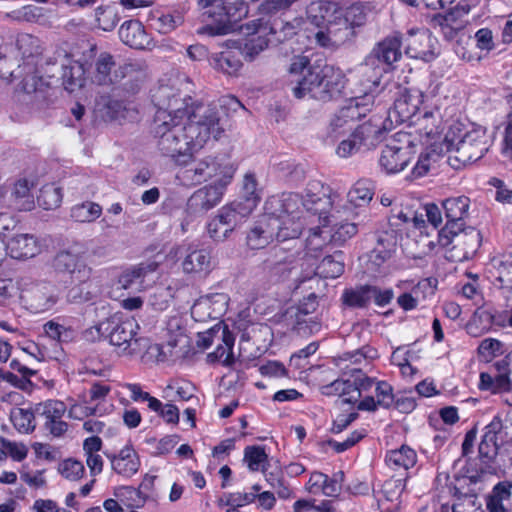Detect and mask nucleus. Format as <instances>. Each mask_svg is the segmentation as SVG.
Listing matches in <instances>:
<instances>
[{"label":"nucleus","instance_id":"1","mask_svg":"<svg viewBox=\"0 0 512 512\" xmlns=\"http://www.w3.org/2000/svg\"><path fill=\"white\" fill-rule=\"evenodd\" d=\"M218 120L213 108L202 105H195L186 117L165 112L155 114L152 132L158 151L178 165H187L211 136L219 138Z\"/></svg>","mask_w":512,"mask_h":512},{"label":"nucleus","instance_id":"2","mask_svg":"<svg viewBox=\"0 0 512 512\" xmlns=\"http://www.w3.org/2000/svg\"><path fill=\"white\" fill-rule=\"evenodd\" d=\"M291 74H301L292 88L293 95L302 99L306 95L321 102H328L341 96L345 87V77L332 66H311L306 56H295L289 67Z\"/></svg>","mask_w":512,"mask_h":512},{"label":"nucleus","instance_id":"3","mask_svg":"<svg viewBox=\"0 0 512 512\" xmlns=\"http://www.w3.org/2000/svg\"><path fill=\"white\" fill-rule=\"evenodd\" d=\"M491 145L490 136L482 126L467 130L464 124L453 122L445 133L441 152H454L459 164H470L481 159Z\"/></svg>","mask_w":512,"mask_h":512},{"label":"nucleus","instance_id":"4","mask_svg":"<svg viewBox=\"0 0 512 512\" xmlns=\"http://www.w3.org/2000/svg\"><path fill=\"white\" fill-rule=\"evenodd\" d=\"M401 45L400 36L387 37L379 42L365 58L361 70L364 76L363 85L368 92L375 95L384 91V88L379 89L383 73L387 72L393 63L401 58Z\"/></svg>","mask_w":512,"mask_h":512},{"label":"nucleus","instance_id":"5","mask_svg":"<svg viewBox=\"0 0 512 512\" xmlns=\"http://www.w3.org/2000/svg\"><path fill=\"white\" fill-rule=\"evenodd\" d=\"M364 22L365 14L359 6H351L345 14L336 8L324 29L314 32V39L321 47H338L351 40L355 35L354 28Z\"/></svg>","mask_w":512,"mask_h":512},{"label":"nucleus","instance_id":"6","mask_svg":"<svg viewBox=\"0 0 512 512\" xmlns=\"http://www.w3.org/2000/svg\"><path fill=\"white\" fill-rule=\"evenodd\" d=\"M375 95L372 92L364 91L361 96H355L346 101L329 120L325 129L324 140L334 144L350 132L356 121L362 119L370 111L374 103Z\"/></svg>","mask_w":512,"mask_h":512},{"label":"nucleus","instance_id":"7","mask_svg":"<svg viewBox=\"0 0 512 512\" xmlns=\"http://www.w3.org/2000/svg\"><path fill=\"white\" fill-rule=\"evenodd\" d=\"M397 89L393 106L387 112L386 122L390 125L410 124L421 112L424 94L416 88L394 85Z\"/></svg>","mask_w":512,"mask_h":512},{"label":"nucleus","instance_id":"8","mask_svg":"<svg viewBox=\"0 0 512 512\" xmlns=\"http://www.w3.org/2000/svg\"><path fill=\"white\" fill-rule=\"evenodd\" d=\"M446 224L438 231V243L448 247L454 241L457 232L463 229L464 219L468 215L470 199L466 196L450 197L442 201Z\"/></svg>","mask_w":512,"mask_h":512},{"label":"nucleus","instance_id":"9","mask_svg":"<svg viewBox=\"0 0 512 512\" xmlns=\"http://www.w3.org/2000/svg\"><path fill=\"white\" fill-rule=\"evenodd\" d=\"M180 80H174L167 84H160L152 95V101L157 107L155 114L165 112L172 116L191 114L195 106H190L188 101L191 97L187 94L182 95L181 90L177 87Z\"/></svg>","mask_w":512,"mask_h":512},{"label":"nucleus","instance_id":"10","mask_svg":"<svg viewBox=\"0 0 512 512\" xmlns=\"http://www.w3.org/2000/svg\"><path fill=\"white\" fill-rule=\"evenodd\" d=\"M138 324L133 320L123 322L107 321L98 326V331H109V341L112 345L122 348L128 354H135L146 348L148 340L145 338H135V329Z\"/></svg>","mask_w":512,"mask_h":512},{"label":"nucleus","instance_id":"11","mask_svg":"<svg viewBox=\"0 0 512 512\" xmlns=\"http://www.w3.org/2000/svg\"><path fill=\"white\" fill-rule=\"evenodd\" d=\"M303 17H295L290 21H284L280 18H258L249 21L248 29L254 32L268 33L270 36L271 45H278L283 43L295 35L300 30H303Z\"/></svg>","mask_w":512,"mask_h":512},{"label":"nucleus","instance_id":"12","mask_svg":"<svg viewBox=\"0 0 512 512\" xmlns=\"http://www.w3.org/2000/svg\"><path fill=\"white\" fill-rule=\"evenodd\" d=\"M53 267L58 273L69 275L72 282L89 281L93 273L85 253L74 248L60 250L54 256Z\"/></svg>","mask_w":512,"mask_h":512},{"label":"nucleus","instance_id":"13","mask_svg":"<svg viewBox=\"0 0 512 512\" xmlns=\"http://www.w3.org/2000/svg\"><path fill=\"white\" fill-rule=\"evenodd\" d=\"M233 174L234 170L227 168L223 177H220L214 184L195 191L188 200V209L194 214H205L215 207L221 201L224 190L230 183Z\"/></svg>","mask_w":512,"mask_h":512},{"label":"nucleus","instance_id":"14","mask_svg":"<svg viewBox=\"0 0 512 512\" xmlns=\"http://www.w3.org/2000/svg\"><path fill=\"white\" fill-rule=\"evenodd\" d=\"M379 133L380 128L378 126L365 122L357 126L348 138L341 140L336 153L342 158H347L362 149L369 150L376 145Z\"/></svg>","mask_w":512,"mask_h":512},{"label":"nucleus","instance_id":"15","mask_svg":"<svg viewBox=\"0 0 512 512\" xmlns=\"http://www.w3.org/2000/svg\"><path fill=\"white\" fill-rule=\"evenodd\" d=\"M302 198V207L306 211L319 215L324 225L330 223L328 213L332 208V201L329 196L328 187H325L318 180H312L307 184L305 195Z\"/></svg>","mask_w":512,"mask_h":512},{"label":"nucleus","instance_id":"16","mask_svg":"<svg viewBox=\"0 0 512 512\" xmlns=\"http://www.w3.org/2000/svg\"><path fill=\"white\" fill-rule=\"evenodd\" d=\"M198 5L208 17L220 24L229 25V28L248 13L245 3L238 4L235 12H231V8L226 6V0H198Z\"/></svg>","mask_w":512,"mask_h":512},{"label":"nucleus","instance_id":"17","mask_svg":"<svg viewBox=\"0 0 512 512\" xmlns=\"http://www.w3.org/2000/svg\"><path fill=\"white\" fill-rule=\"evenodd\" d=\"M298 255L297 250L283 245H275L267 252L263 264L266 269L275 275L284 276L295 267Z\"/></svg>","mask_w":512,"mask_h":512},{"label":"nucleus","instance_id":"18","mask_svg":"<svg viewBox=\"0 0 512 512\" xmlns=\"http://www.w3.org/2000/svg\"><path fill=\"white\" fill-rule=\"evenodd\" d=\"M276 218H271L265 211L264 215L256 222L254 227L247 234V245L251 249H262L274 238L277 239L276 230L279 228Z\"/></svg>","mask_w":512,"mask_h":512},{"label":"nucleus","instance_id":"19","mask_svg":"<svg viewBox=\"0 0 512 512\" xmlns=\"http://www.w3.org/2000/svg\"><path fill=\"white\" fill-rule=\"evenodd\" d=\"M336 8V4L328 1L311 2L306 8V17H303L302 29L309 31L314 36L315 31L324 29Z\"/></svg>","mask_w":512,"mask_h":512},{"label":"nucleus","instance_id":"20","mask_svg":"<svg viewBox=\"0 0 512 512\" xmlns=\"http://www.w3.org/2000/svg\"><path fill=\"white\" fill-rule=\"evenodd\" d=\"M302 201L303 198L298 193H282L268 198L264 209L270 216H301Z\"/></svg>","mask_w":512,"mask_h":512},{"label":"nucleus","instance_id":"21","mask_svg":"<svg viewBox=\"0 0 512 512\" xmlns=\"http://www.w3.org/2000/svg\"><path fill=\"white\" fill-rule=\"evenodd\" d=\"M410 154L409 146L401 147L388 144L381 152L379 165L387 174L398 173L404 170L410 162Z\"/></svg>","mask_w":512,"mask_h":512},{"label":"nucleus","instance_id":"22","mask_svg":"<svg viewBox=\"0 0 512 512\" xmlns=\"http://www.w3.org/2000/svg\"><path fill=\"white\" fill-rule=\"evenodd\" d=\"M41 243L33 234H16L12 236L6 249L9 255L14 259H28L35 257L41 252Z\"/></svg>","mask_w":512,"mask_h":512},{"label":"nucleus","instance_id":"23","mask_svg":"<svg viewBox=\"0 0 512 512\" xmlns=\"http://www.w3.org/2000/svg\"><path fill=\"white\" fill-rule=\"evenodd\" d=\"M504 428L500 416H495L492 421L485 426L484 434L478 447L480 460L488 464L492 456L496 455L500 445L498 443V436L502 433Z\"/></svg>","mask_w":512,"mask_h":512},{"label":"nucleus","instance_id":"24","mask_svg":"<svg viewBox=\"0 0 512 512\" xmlns=\"http://www.w3.org/2000/svg\"><path fill=\"white\" fill-rule=\"evenodd\" d=\"M255 209V200H235L218 211L219 217L232 231L240 226Z\"/></svg>","mask_w":512,"mask_h":512},{"label":"nucleus","instance_id":"25","mask_svg":"<svg viewBox=\"0 0 512 512\" xmlns=\"http://www.w3.org/2000/svg\"><path fill=\"white\" fill-rule=\"evenodd\" d=\"M229 166L221 167L214 157L207 156L185 171V177L192 181L194 184H201L208 181L214 176L221 175L227 171Z\"/></svg>","mask_w":512,"mask_h":512},{"label":"nucleus","instance_id":"26","mask_svg":"<svg viewBox=\"0 0 512 512\" xmlns=\"http://www.w3.org/2000/svg\"><path fill=\"white\" fill-rule=\"evenodd\" d=\"M121 41L134 49H147L151 45V38L142 23L138 20H127L119 29Z\"/></svg>","mask_w":512,"mask_h":512},{"label":"nucleus","instance_id":"27","mask_svg":"<svg viewBox=\"0 0 512 512\" xmlns=\"http://www.w3.org/2000/svg\"><path fill=\"white\" fill-rule=\"evenodd\" d=\"M488 512H512V481L498 482L486 498Z\"/></svg>","mask_w":512,"mask_h":512},{"label":"nucleus","instance_id":"28","mask_svg":"<svg viewBox=\"0 0 512 512\" xmlns=\"http://www.w3.org/2000/svg\"><path fill=\"white\" fill-rule=\"evenodd\" d=\"M488 512H512V481L498 482L486 498Z\"/></svg>","mask_w":512,"mask_h":512},{"label":"nucleus","instance_id":"29","mask_svg":"<svg viewBox=\"0 0 512 512\" xmlns=\"http://www.w3.org/2000/svg\"><path fill=\"white\" fill-rule=\"evenodd\" d=\"M57 301V289L50 284L36 285L28 294L30 309L35 313H41L51 309Z\"/></svg>","mask_w":512,"mask_h":512},{"label":"nucleus","instance_id":"30","mask_svg":"<svg viewBox=\"0 0 512 512\" xmlns=\"http://www.w3.org/2000/svg\"><path fill=\"white\" fill-rule=\"evenodd\" d=\"M415 126L421 137H425L427 141L436 138L442 131L441 114L438 109L425 110L420 113L410 124Z\"/></svg>","mask_w":512,"mask_h":512},{"label":"nucleus","instance_id":"31","mask_svg":"<svg viewBox=\"0 0 512 512\" xmlns=\"http://www.w3.org/2000/svg\"><path fill=\"white\" fill-rule=\"evenodd\" d=\"M182 269L186 274L206 275L212 269L211 256L205 249H186V255L182 262Z\"/></svg>","mask_w":512,"mask_h":512},{"label":"nucleus","instance_id":"32","mask_svg":"<svg viewBox=\"0 0 512 512\" xmlns=\"http://www.w3.org/2000/svg\"><path fill=\"white\" fill-rule=\"evenodd\" d=\"M156 266L154 264H144L132 266L124 270L119 278L118 285L125 290L138 291L143 287L145 276L153 272Z\"/></svg>","mask_w":512,"mask_h":512},{"label":"nucleus","instance_id":"33","mask_svg":"<svg viewBox=\"0 0 512 512\" xmlns=\"http://www.w3.org/2000/svg\"><path fill=\"white\" fill-rule=\"evenodd\" d=\"M248 25L249 22L239 27L243 34L251 36L242 47L241 54L248 61H253L260 52L271 45V41L268 33L254 32L252 29H248Z\"/></svg>","mask_w":512,"mask_h":512},{"label":"nucleus","instance_id":"34","mask_svg":"<svg viewBox=\"0 0 512 512\" xmlns=\"http://www.w3.org/2000/svg\"><path fill=\"white\" fill-rule=\"evenodd\" d=\"M112 469L123 476H132L140 466L137 453L132 447L126 446L117 455L109 456Z\"/></svg>","mask_w":512,"mask_h":512},{"label":"nucleus","instance_id":"35","mask_svg":"<svg viewBox=\"0 0 512 512\" xmlns=\"http://www.w3.org/2000/svg\"><path fill=\"white\" fill-rule=\"evenodd\" d=\"M240 54L241 51L224 50L212 54L208 58V61L215 70L232 76L236 75L242 67V61L239 57Z\"/></svg>","mask_w":512,"mask_h":512},{"label":"nucleus","instance_id":"36","mask_svg":"<svg viewBox=\"0 0 512 512\" xmlns=\"http://www.w3.org/2000/svg\"><path fill=\"white\" fill-rule=\"evenodd\" d=\"M204 108H213L216 112L218 125L220 128L219 137L224 132V117H230L232 114L245 110L244 105L233 95H224L218 99L217 102H212L208 105L201 104Z\"/></svg>","mask_w":512,"mask_h":512},{"label":"nucleus","instance_id":"37","mask_svg":"<svg viewBox=\"0 0 512 512\" xmlns=\"http://www.w3.org/2000/svg\"><path fill=\"white\" fill-rule=\"evenodd\" d=\"M321 392L323 395L327 396L339 395L343 403L349 404L356 403L360 398V394L356 386L352 384L351 379H337L322 386Z\"/></svg>","mask_w":512,"mask_h":512},{"label":"nucleus","instance_id":"38","mask_svg":"<svg viewBox=\"0 0 512 512\" xmlns=\"http://www.w3.org/2000/svg\"><path fill=\"white\" fill-rule=\"evenodd\" d=\"M429 40L427 31L411 29L404 39L406 54L412 58L423 59L428 53Z\"/></svg>","mask_w":512,"mask_h":512},{"label":"nucleus","instance_id":"39","mask_svg":"<svg viewBox=\"0 0 512 512\" xmlns=\"http://www.w3.org/2000/svg\"><path fill=\"white\" fill-rule=\"evenodd\" d=\"M32 185L26 179L18 180L10 197V204L16 210L30 211L34 208V197L31 193Z\"/></svg>","mask_w":512,"mask_h":512},{"label":"nucleus","instance_id":"40","mask_svg":"<svg viewBox=\"0 0 512 512\" xmlns=\"http://www.w3.org/2000/svg\"><path fill=\"white\" fill-rule=\"evenodd\" d=\"M271 218H276L279 222V228H277V240L286 241V240H294L297 239L303 229V223L301 221V216H273Z\"/></svg>","mask_w":512,"mask_h":512},{"label":"nucleus","instance_id":"41","mask_svg":"<svg viewBox=\"0 0 512 512\" xmlns=\"http://www.w3.org/2000/svg\"><path fill=\"white\" fill-rule=\"evenodd\" d=\"M455 498L452 512H483L482 502L475 493L461 492L457 487H448Z\"/></svg>","mask_w":512,"mask_h":512},{"label":"nucleus","instance_id":"42","mask_svg":"<svg viewBox=\"0 0 512 512\" xmlns=\"http://www.w3.org/2000/svg\"><path fill=\"white\" fill-rule=\"evenodd\" d=\"M374 183L369 179L358 180L348 192V201L356 207L366 206L373 198Z\"/></svg>","mask_w":512,"mask_h":512},{"label":"nucleus","instance_id":"43","mask_svg":"<svg viewBox=\"0 0 512 512\" xmlns=\"http://www.w3.org/2000/svg\"><path fill=\"white\" fill-rule=\"evenodd\" d=\"M343 253L335 252L325 256L316 266V275L322 278H337L344 272Z\"/></svg>","mask_w":512,"mask_h":512},{"label":"nucleus","instance_id":"44","mask_svg":"<svg viewBox=\"0 0 512 512\" xmlns=\"http://www.w3.org/2000/svg\"><path fill=\"white\" fill-rule=\"evenodd\" d=\"M454 240H456L457 245L463 247L464 257H469L480 247L482 236L480 231L471 226L466 227L464 224L463 229L454 236Z\"/></svg>","mask_w":512,"mask_h":512},{"label":"nucleus","instance_id":"45","mask_svg":"<svg viewBox=\"0 0 512 512\" xmlns=\"http://www.w3.org/2000/svg\"><path fill=\"white\" fill-rule=\"evenodd\" d=\"M102 207L95 202L85 201L74 205L70 210L71 218L78 223H91L100 217Z\"/></svg>","mask_w":512,"mask_h":512},{"label":"nucleus","instance_id":"46","mask_svg":"<svg viewBox=\"0 0 512 512\" xmlns=\"http://www.w3.org/2000/svg\"><path fill=\"white\" fill-rule=\"evenodd\" d=\"M416 461V452L407 445H402L399 449L392 450L386 455L388 465L394 466L395 468H403L404 470L413 467Z\"/></svg>","mask_w":512,"mask_h":512},{"label":"nucleus","instance_id":"47","mask_svg":"<svg viewBox=\"0 0 512 512\" xmlns=\"http://www.w3.org/2000/svg\"><path fill=\"white\" fill-rule=\"evenodd\" d=\"M115 496L122 505L131 509L143 507L148 499L147 493H144L142 490L136 489L132 486H122L117 488Z\"/></svg>","mask_w":512,"mask_h":512},{"label":"nucleus","instance_id":"48","mask_svg":"<svg viewBox=\"0 0 512 512\" xmlns=\"http://www.w3.org/2000/svg\"><path fill=\"white\" fill-rule=\"evenodd\" d=\"M39 206L45 210H52L60 206L62 202V192L59 187L53 184L44 185L37 196Z\"/></svg>","mask_w":512,"mask_h":512},{"label":"nucleus","instance_id":"49","mask_svg":"<svg viewBox=\"0 0 512 512\" xmlns=\"http://www.w3.org/2000/svg\"><path fill=\"white\" fill-rule=\"evenodd\" d=\"M17 48L24 59L34 58L42 53L39 38L31 34H21L16 41Z\"/></svg>","mask_w":512,"mask_h":512},{"label":"nucleus","instance_id":"50","mask_svg":"<svg viewBox=\"0 0 512 512\" xmlns=\"http://www.w3.org/2000/svg\"><path fill=\"white\" fill-rule=\"evenodd\" d=\"M343 304L350 308H365L369 305L367 285L346 289L342 294Z\"/></svg>","mask_w":512,"mask_h":512},{"label":"nucleus","instance_id":"51","mask_svg":"<svg viewBox=\"0 0 512 512\" xmlns=\"http://www.w3.org/2000/svg\"><path fill=\"white\" fill-rule=\"evenodd\" d=\"M62 83L69 92H74L83 85V69L79 65L62 67Z\"/></svg>","mask_w":512,"mask_h":512},{"label":"nucleus","instance_id":"52","mask_svg":"<svg viewBox=\"0 0 512 512\" xmlns=\"http://www.w3.org/2000/svg\"><path fill=\"white\" fill-rule=\"evenodd\" d=\"M66 294V300L71 304H82L91 301L94 298V294L91 291V284L89 281L75 282Z\"/></svg>","mask_w":512,"mask_h":512},{"label":"nucleus","instance_id":"53","mask_svg":"<svg viewBox=\"0 0 512 512\" xmlns=\"http://www.w3.org/2000/svg\"><path fill=\"white\" fill-rule=\"evenodd\" d=\"M491 468L494 470H501L505 472L508 469H512V443H502L496 452L495 456L491 457L489 463Z\"/></svg>","mask_w":512,"mask_h":512},{"label":"nucleus","instance_id":"54","mask_svg":"<svg viewBox=\"0 0 512 512\" xmlns=\"http://www.w3.org/2000/svg\"><path fill=\"white\" fill-rule=\"evenodd\" d=\"M11 420L15 428L22 433H29L35 429L34 414L30 410L17 409L11 413Z\"/></svg>","mask_w":512,"mask_h":512},{"label":"nucleus","instance_id":"55","mask_svg":"<svg viewBox=\"0 0 512 512\" xmlns=\"http://www.w3.org/2000/svg\"><path fill=\"white\" fill-rule=\"evenodd\" d=\"M268 455L262 446H247L244 450V461L251 471H258L261 464L266 462Z\"/></svg>","mask_w":512,"mask_h":512},{"label":"nucleus","instance_id":"56","mask_svg":"<svg viewBox=\"0 0 512 512\" xmlns=\"http://www.w3.org/2000/svg\"><path fill=\"white\" fill-rule=\"evenodd\" d=\"M58 471L64 478L76 481L83 476L85 468L82 462L78 460L66 459L59 464Z\"/></svg>","mask_w":512,"mask_h":512},{"label":"nucleus","instance_id":"57","mask_svg":"<svg viewBox=\"0 0 512 512\" xmlns=\"http://www.w3.org/2000/svg\"><path fill=\"white\" fill-rule=\"evenodd\" d=\"M207 231L210 238L216 242H223L233 232L218 214L208 223Z\"/></svg>","mask_w":512,"mask_h":512},{"label":"nucleus","instance_id":"58","mask_svg":"<svg viewBox=\"0 0 512 512\" xmlns=\"http://www.w3.org/2000/svg\"><path fill=\"white\" fill-rule=\"evenodd\" d=\"M113 57L108 53H102L96 62V79L99 84L112 83L110 78V71L114 66Z\"/></svg>","mask_w":512,"mask_h":512},{"label":"nucleus","instance_id":"59","mask_svg":"<svg viewBox=\"0 0 512 512\" xmlns=\"http://www.w3.org/2000/svg\"><path fill=\"white\" fill-rule=\"evenodd\" d=\"M36 410L44 415L47 421H53L62 418L66 411V406L62 401L49 400L43 404H39Z\"/></svg>","mask_w":512,"mask_h":512},{"label":"nucleus","instance_id":"60","mask_svg":"<svg viewBox=\"0 0 512 512\" xmlns=\"http://www.w3.org/2000/svg\"><path fill=\"white\" fill-rule=\"evenodd\" d=\"M367 293L369 303L373 300L374 303L380 307L388 305L394 297L393 289H381L373 285H367Z\"/></svg>","mask_w":512,"mask_h":512},{"label":"nucleus","instance_id":"61","mask_svg":"<svg viewBox=\"0 0 512 512\" xmlns=\"http://www.w3.org/2000/svg\"><path fill=\"white\" fill-rule=\"evenodd\" d=\"M385 239L379 237L376 247L369 254V262L379 268L385 261L391 257V249L385 245Z\"/></svg>","mask_w":512,"mask_h":512},{"label":"nucleus","instance_id":"62","mask_svg":"<svg viewBox=\"0 0 512 512\" xmlns=\"http://www.w3.org/2000/svg\"><path fill=\"white\" fill-rule=\"evenodd\" d=\"M96 15L98 24L104 31H111L119 21L117 13L110 7H99Z\"/></svg>","mask_w":512,"mask_h":512},{"label":"nucleus","instance_id":"63","mask_svg":"<svg viewBox=\"0 0 512 512\" xmlns=\"http://www.w3.org/2000/svg\"><path fill=\"white\" fill-rule=\"evenodd\" d=\"M377 404L383 408H390L394 404L395 397L393 389L387 382L381 381L377 383L375 388Z\"/></svg>","mask_w":512,"mask_h":512},{"label":"nucleus","instance_id":"64","mask_svg":"<svg viewBox=\"0 0 512 512\" xmlns=\"http://www.w3.org/2000/svg\"><path fill=\"white\" fill-rule=\"evenodd\" d=\"M489 184L496 188L495 198L497 201L512 204V189H509L501 179L491 178Z\"/></svg>","mask_w":512,"mask_h":512}]
</instances>
